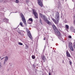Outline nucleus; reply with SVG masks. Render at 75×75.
<instances>
[{
  "instance_id": "1",
  "label": "nucleus",
  "mask_w": 75,
  "mask_h": 75,
  "mask_svg": "<svg viewBox=\"0 0 75 75\" xmlns=\"http://www.w3.org/2000/svg\"><path fill=\"white\" fill-rule=\"evenodd\" d=\"M55 19L54 18H52V20L54 22V23L57 25H58L59 23V12H57L56 14V16H55Z\"/></svg>"
},
{
  "instance_id": "2",
  "label": "nucleus",
  "mask_w": 75,
  "mask_h": 75,
  "mask_svg": "<svg viewBox=\"0 0 75 75\" xmlns=\"http://www.w3.org/2000/svg\"><path fill=\"white\" fill-rule=\"evenodd\" d=\"M41 17L42 18V19L43 20L45 21V22L47 23L48 25H51V22H50L47 19V18L46 17V16L41 14Z\"/></svg>"
},
{
  "instance_id": "3",
  "label": "nucleus",
  "mask_w": 75,
  "mask_h": 75,
  "mask_svg": "<svg viewBox=\"0 0 75 75\" xmlns=\"http://www.w3.org/2000/svg\"><path fill=\"white\" fill-rule=\"evenodd\" d=\"M54 32L56 34V35L58 36V38L60 39V40L62 38V36H61V33L58 30H55L54 31Z\"/></svg>"
},
{
  "instance_id": "4",
  "label": "nucleus",
  "mask_w": 75,
  "mask_h": 75,
  "mask_svg": "<svg viewBox=\"0 0 75 75\" xmlns=\"http://www.w3.org/2000/svg\"><path fill=\"white\" fill-rule=\"evenodd\" d=\"M20 14L21 16V18H22V21L23 23L24 24H25V25H26L27 24L26 23V21L25 20V19L24 15H23V14L22 13H21Z\"/></svg>"
},
{
  "instance_id": "5",
  "label": "nucleus",
  "mask_w": 75,
  "mask_h": 75,
  "mask_svg": "<svg viewBox=\"0 0 75 75\" xmlns=\"http://www.w3.org/2000/svg\"><path fill=\"white\" fill-rule=\"evenodd\" d=\"M33 13L35 17V18H38V14H37V12H36V11H35L34 9L33 10Z\"/></svg>"
},
{
  "instance_id": "6",
  "label": "nucleus",
  "mask_w": 75,
  "mask_h": 75,
  "mask_svg": "<svg viewBox=\"0 0 75 75\" xmlns=\"http://www.w3.org/2000/svg\"><path fill=\"white\" fill-rule=\"evenodd\" d=\"M27 35L31 39H32L33 37H32V36L31 35V33H30V31L28 30L27 31Z\"/></svg>"
},
{
  "instance_id": "7",
  "label": "nucleus",
  "mask_w": 75,
  "mask_h": 75,
  "mask_svg": "<svg viewBox=\"0 0 75 75\" xmlns=\"http://www.w3.org/2000/svg\"><path fill=\"white\" fill-rule=\"evenodd\" d=\"M38 4L41 7H42V2L41 0H38Z\"/></svg>"
},
{
  "instance_id": "8",
  "label": "nucleus",
  "mask_w": 75,
  "mask_h": 75,
  "mask_svg": "<svg viewBox=\"0 0 75 75\" xmlns=\"http://www.w3.org/2000/svg\"><path fill=\"white\" fill-rule=\"evenodd\" d=\"M5 58L4 61V65H5V64H6V62H7V61L8 60V58L7 56L6 57H5Z\"/></svg>"
},
{
  "instance_id": "9",
  "label": "nucleus",
  "mask_w": 75,
  "mask_h": 75,
  "mask_svg": "<svg viewBox=\"0 0 75 75\" xmlns=\"http://www.w3.org/2000/svg\"><path fill=\"white\" fill-rule=\"evenodd\" d=\"M52 27H53V30H54V31L55 30H58V29H57V27L55 25H52Z\"/></svg>"
},
{
  "instance_id": "10",
  "label": "nucleus",
  "mask_w": 75,
  "mask_h": 75,
  "mask_svg": "<svg viewBox=\"0 0 75 75\" xmlns=\"http://www.w3.org/2000/svg\"><path fill=\"white\" fill-rule=\"evenodd\" d=\"M66 54L67 57H71V55H70V54H69V52H68V50H67L66 51Z\"/></svg>"
},
{
  "instance_id": "11",
  "label": "nucleus",
  "mask_w": 75,
  "mask_h": 75,
  "mask_svg": "<svg viewBox=\"0 0 75 75\" xmlns=\"http://www.w3.org/2000/svg\"><path fill=\"white\" fill-rule=\"evenodd\" d=\"M70 30L72 32L75 33V29L73 28H72V27H71Z\"/></svg>"
},
{
  "instance_id": "12",
  "label": "nucleus",
  "mask_w": 75,
  "mask_h": 75,
  "mask_svg": "<svg viewBox=\"0 0 75 75\" xmlns=\"http://www.w3.org/2000/svg\"><path fill=\"white\" fill-rule=\"evenodd\" d=\"M69 47H72V42H69Z\"/></svg>"
},
{
  "instance_id": "13",
  "label": "nucleus",
  "mask_w": 75,
  "mask_h": 75,
  "mask_svg": "<svg viewBox=\"0 0 75 75\" xmlns=\"http://www.w3.org/2000/svg\"><path fill=\"white\" fill-rule=\"evenodd\" d=\"M29 21H31V22L30 23V24H31L32 23H33V19L31 18H30L29 19Z\"/></svg>"
},
{
  "instance_id": "14",
  "label": "nucleus",
  "mask_w": 75,
  "mask_h": 75,
  "mask_svg": "<svg viewBox=\"0 0 75 75\" xmlns=\"http://www.w3.org/2000/svg\"><path fill=\"white\" fill-rule=\"evenodd\" d=\"M23 22H20L19 25H20L21 27H24V25H23Z\"/></svg>"
},
{
  "instance_id": "15",
  "label": "nucleus",
  "mask_w": 75,
  "mask_h": 75,
  "mask_svg": "<svg viewBox=\"0 0 75 75\" xmlns=\"http://www.w3.org/2000/svg\"><path fill=\"white\" fill-rule=\"evenodd\" d=\"M70 48L71 50L72 51H74V48H73V47L72 46L71 47H69Z\"/></svg>"
},
{
  "instance_id": "16",
  "label": "nucleus",
  "mask_w": 75,
  "mask_h": 75,
  "mask_svg": "<svg viewBox=\"0 0 75 75\" xmlns=\"http://www.w3.org/2000/svg\"><path fill=\"white\" fill-rule=\"evenodd\" d=\"M65 27H66V28H67V29H68V30L69 29V26H68V25H65Z\"/></svg>"
},
{
  "instance_id": "17",
  "label": "nucleus",
  "mask_w": 75,
  "mask_h": 75,
  "mask_svg": "<svg viewBox=\"0 0 75 75\" xmlns=\"http://www.w3.org/2000/svg\"><path fill=\"white\" fill-rule=\"evenodd\" d=\"M18 44L20 45H23V44L21 42H19Z\"/></svg>"
},
{
  "instance_id": "18",
  "label": "nucleus",
  "mask_w": 75,
  "mask_h": 75,
  "mask_svg": "<svg viewBox=\"0 0 75 75\" xmlns=\"http://www.w3.org/2000/svg\"><path fill=\"white\" fill-rule=\"evenodd\" d=\"M32 59H35V56H34V55H33L32 56Z\"/></svg>"
},
{
  "instance_id": "19",
  "label": "nucleus",
  "mask_w": 75,
  "mask_h": 75,
  "mask_svg": "<svg viewBox=\"0 0 75 75\" xmlns=\"http://www.w3.org/2000/svg\"><path fill=\"white\" fill-rule=\"evenodd\" d=\"M28 46L26 45L25 47V49H28Z\"/></svg>"
},
{
  "instance_id": "20",
  "label": "nucleus",
  "mask_w": 75,
  "mask_h": 75,
  "mask_svg": "<svg viewBox=\"0 0 75 75\" xmlns=\"http://www.w3.org/2000/svg\"><path fill=\"white\" fill-rule=\"evenodd\" d=\"M42 58V59L43 60H44V59H45V57L44 56H43Z\"/></svg>"
},
{
  "instance_id": "21",
  "label": "nucleus",
  "mask_w": 75,
  "mask_h": 75,
  "mask_svg": "<svg viewBox=\"0 0 75 75\" xmlns=\"http://www.w3.org/2000/svg\"><path fill=\"white\" fill-rule=\"evenodd\" d=\"M29 1H30L28 0H26V3H29Z\"/></svg>"
},
{
  "instance_id": "22",
  "label": "nucleus",
  "mask_w": 75,
  "mask_h": 75,
  "mask_svg": "<svg viewBox=\"0 0 75 75\" xmlns=\"http://www.w3.org/2000/svg\"><path fill=\"white\" fill-rule=\"evenodd\" d=\"M16 1L15 2L16 3H19L18 1V0H16Z\"/></svg>"
},
{
  "instance_id": "23",
  "label": "nucleus",
  "mask_w": 75,
  "mask_h": 75,
  "mask_svg": "<svg viewBox=\"0 0 75 75\" xmlns=\"http://www.w3.org/2000/svg\"><path fill=\"white\" fill-rule=\"evenodd\" d=\"M68 38H72V37L71 35L69 36Z\"/></svg>"
},
{
  "instance_id": "24",
  "label": "nucleus",
  "mask_w": 75,
  "mask_h": 75,
  "mask_svg": "<svg viewBox=\"0 0 75 75\" xmlns=\"http://www.w3.org/2000/svg\"><path fill=\"white\" fill-rule=\"evenodd\" d=\"M73 44H74V48L75 49V42Z\"/></svg>"
},
{
  "instance_id": "25",
  "label": "nucleus",
  "mask_w": 75,
  "mask_h": 75,
  "mask_svg": "<svg viewBox=\"0 0 75 75\" xmlns=\"http://www.w3.org/2000/svg\"><path fill=\"white\" fill-rule=\"evenodd\" d=\"M2 67V66L1 65V62H0V68H1Z\"/></svg>"
},
{
  "instance_id": "26",
  "label": "nucleus",
  "mask_w": 75,
  "mask_h": 75,
  "mask_svg": "<svg viewBox=\"0 0 75 75\" xmlns=\"http://www.w3.org/2000/svg\"><path fill=\"white\" fill-rule=\"evenodd\" d=\"M69 62L70 63V65H71L72 64V62H71V61H69Z\"/></svg>"
},
{
  "instance_id": "27",
  "label": "nucleus",
  "mask_w": 75,
  "mask_h": 75,
  "mask_svg": "<svg viewBox=\"0 0 75 75\" xmlns=\"http://www.w3.org/2000/svg\"><path fill=\"white\" fill-rule=\"evenodd\" d=\"M3 1V0H0V3H2Z\"/></svg>"
},
{
  "instance_id": "28",
  "label": "nucleus",
  "mask_w": 75,
  "mask_h": 75,
  "mask_svg": "<svg viewBox=\"0 0 75 75\" xmlns=\"http://www.w3.org/2000/svg\"><path fill=\"white\" fill-rule=\"evenodd\" d=\"M41 21H42L41 19H40V23L41 24H42V22H41Z\"/></svg>"
},
{
  "instance_id": "29",
  "label": "nucleus",
  "mask_w": 75,
  "mask_h": 75,
  "mask_svg": "<svg viewBox=\"0 0 75 75\" xmlns=\"http://www.w3.org/2000/svg\"><path fill=\"white\" fill-rule=\"evenodd\" d=\"M18 33L20 35H21V32H18Z\"/></svg>"
},
{
  "instance_id": "30",
  "label": "nucleus",
  "mask_w": 75,
  "mask_h": 75,
  "mask_svg": "<svg viewBox=\"0 0 75 75\" xmlns=\"http://www.w3.org/2000/svg\"><path fill=\"white\" fill-rule=\"evenodd\" d=\"M6 21H7V22H8V19H6Z\"/></svg>"
},
{
  "instance_id": "31",
  "label": "nucleus",
  "mask_w": 75,
  "mask_h": 75,
  "mask_svg": "<svg viewBox=\"0 0 75 75\" xmlns=\"http://www.w3.org/2000/svg\"><path fill=\"white\" fill-rule=\"evenodd\" d=\"M4 58H5V57H3V58H1V60H2L3 59H4Z\"/></svg>"
},
{
  "instance_id": "32",
  "label": "nucleus",
  "mask_w": 75,
  "mask_h": 75,
  "mask_svg": "<svg viewBox=\"0 0 75 75\" xmlns=\"http://www.w3.org/2000/svg\"><path fill=\"white\" fill-rule=\"evenodd\" d=\"M74 24H75V20L74 21Z\"/></svg>"
},
{
  "instance_id": "33",
  "label": "nucleus",
  "mask_w": 75,
  "mask_h": 75,
  "mask_svg": "<svg viewBox=\"0 0 75 75\" xmlns=\"http://www.w3.org/2000/svg\"><path fill=\"white\" fill-rule=\"evenodd\" d=\"M61 25L60 24V25H59V27H61Z\"/></svg>"
},
{
  "instance_id": "34",
  "label": "nucleus",
  "mask_w": 75,
  "mask_h": 75,
  "mask_svg": "<svg viewBox=\"0 0 75 75\" xmlns=\"http://www.w3.org/2000/svg\"><path fill=\"white\" fill-rule=\"evenodd\" d=\"M62 62H63V63H64V62L63 60L62 61Z\"/></svg>"
},
{
  "instance_id": "35",
  "label": "nucleus",
  "mask_w": 75,
  "mask_h": 75,
  "mask_svg": "<svg viewBox=\"0 0 75 75\" xmlns=\"http://www.w3.org/2000/svg\"><path fill=\"white\" fill-rule=\"evenodd\" d=\"M44 40H45V38H44Z\"/></svg>"
},
{
  "instance_id": "36",
  "label": "nucleus",
  "mask_w": 75,
  "mask_h": 75,
  "mask_svg": "<svg viewBox=\"0 0 75 75\" xmlns=\"http://www.w3.org/2000/svg\"><path fill=\"white\" fill-rule=\"evenodd\" d=\"M0 59H1V56H0Z\"/></svg>"
},
{
  "instance_id": "37",
  "label": "nucleus",
  "mask_w": 75,
  "mask_h": 75,
  "mask_svg": "<svg viewBox=\"0 0 75 75\" xmlns=\"http://www.w3.org/2000/svg\"><path fill=\"white\" fill-rule=\"evenodd\" d=\"M62 1H64V0H62Z\"/></svg>"
},
{
  "instance_id": "38",
  "label": "nucleus",
  "mask_w": 75,
  "mask_h": 75,
  "mask_svg": "<svg viewBox=\"0 0 75 75\" xmlns=\"http://www.w3.org/2000/svg\"><path fill=\"white\" fill-rule=\"evenodd\" d=\"M72 1H74V0H73Z\"/></svg>"
}]
</instances>
